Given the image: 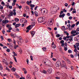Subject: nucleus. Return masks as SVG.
Returning <instances> with one entry per match:
<instances>
[{"mask_svg":"<svg viewBox=\"0 0 79 79\" xmlns=\"http://www.w3.org/2000/svg\"><path fill=\"white\" fill-rule=\"evenodd\" d=\"M52 47L53 48H56V45L55 44L52 45Z\"/></svg>","mask_w":79,"mask_h":79,"instance_id":"23","label":"nucleus"},{"mask_svg":"<svg viewBox=\"0 0 79 79\" xmlns=\"http://www.w3.org/2000/svg\"><path fill=\"white\" fill-rule=\"evenodd\" d=\"M62 64H64V65H66V62L64 61V60H62Z\"/></svg>","mask_w":79,"mask_h":79,"instance_id":"35","label":"nucleus"},{"mask_svg":"<svg viewBox=\"0 0 79 79\" xmlns=\"http://www.w3.org/2000/svg\"><path fill=\"white\" fill-rule=\"evenodd\" d=\"M68 53H72V51L71 50H70L69 49L68 50Z\"/></svg>","mask_w":79,"mask_h":79,"instance_id":"37","label":"nucleus"},{"mask_svg":"<svg viewBox=\"0 0 79 79\" xmlns=\"http://www.w3.org/2000/svg\"><path fill=\"white\" fill-rule=\"evenodd\" d=\"M64 13V12L63 11H61L60 12V15H59V18H61L62 17H63V18L64 17V16H65V14H63L62 15L61 14L62 13Z\"/></svg>","mask_w":79,"mask_h":79,"instance_id":"7","label":"nucleus"},{"mask_svg":"<svg viewBox=\"0 0 79 79\" xmlns=\"http://www.w3.org/2000/svg\"><path fill=\"white\" fill-rule=\"evenodd\" d=\"M27 5H29L30 4V3H29V1H27Z\"/></svg>","mask_w":79,"mask_h":79,"instance_id":"60","label":"nucleus"},{"mask_svg":"<svg viewBox=\"0 0 79 79\" xmlns=\"http://www.w3.org/2000/svg\"><path fill=\"white\" fill-rule=\"evenodd\" d=\"M72 18L73 17H72V16H70L69 18V19H72Z\"/></svg>","mask_w":79,"mask_h":79,"instance_id":"53","label":"nucleus"},{"mask_svg":"<svg viewBox=\"0 0 79 79\" xmlns=\"http://www.w3.org/2000/svg\"><path fill=\"white\" fill-rule=\"evenodd\" d=\"M64 43H62L61 44V46L62 47H64Z\"/></svg>","mask_w":79,"mask_h":79,"instance_id":"61","label":"nucleus"},{"mask_svg":"<svg viewBox=\"0 0 79 79\" xmlns=\"http://www.w3.org/2000/svg\"><path fill=\"white\" fill-rule=\"evenodd\" d=\"M76 46H77V47H78V46H79V43H77L76 44Z\"/></svg>","mask_w":79,"mask_h":79,"instance_id":"42","label":"nucleus"},{"mask_svg":"<svg viewBox=\"0 0 79 79\" xmlns=\"http://www.w3.org/2000/svg\"><path fill=\"white\" fill-rule=\"evenodd\" d=\"M20 26V23L19 24H16V25L15 26V28H17L18 27H19Z\"/></svg>","mask_w":79,"mask_h":79,"instance_id":"20","label":"nucleus"},{"mask_svg":"<svg viewBox=\"0 0 79 79\" xmlns=\"http://www.w3.org/2000/svg\"><path fill=\"white\" fill-rule=\"evenodd\" d=\"M1 39L2 40H4V38H3V37L2 36H1Z\"/></svg>","mask_w":79,"mask_h":79,"instance_id":"52","label":"nucleus"},{"mask_svg":"<svg viewBox=\"0 0 79 79\" xmlns=\"http://www.w3.org/2000/svg\"><path fill=\"white\" fill-rule=\"evenodd\" d=\"M64 43V40H62L60 41V44H63Z\"/></svg>","mask_w":79,"mask_h":79,"instance_id":"46","label":"nucleus"},{"mask_svg":"<svg viewBox=\"0 0 79 79\" xmlns=\"http://www.w3.org/2000/svg\"><path fill=\"white\" fill-rule=\"evenodd\" d=\"M19 19L16 18L15 19V22H18L19 21Z\"/></svg>","mask_w":79,"mask_h":79,"instance_id":"26","label":"nucleus"},{"mask_svg":"<svg viewBox=\"0 0 79 79\" xmlns=\"http://www.w3.org/2000/svg\"><path fill=\"white\" fill-rule=\"evenodd\" d=\"M10 35L11 37H13V36H14V35H14V34H13V33H11L10 34Z\"/></svg>","mask_w":79,"mask_h":79,"instance_id":"59","label":"nucleus"},{"mask_svg":"<svg viewBox=\"0 0 79 79\" xmlns=\"http://www.w3.org/2000/svg\"><path fill=\"white\" fill-rule=\"evenodd\" d=\"M11 70L12 71H13V72H15L16 71V69L14 67H13L11 69Z\"/></svg>","mask_w":79,"mask_h":79,"instance_id":"19","label":"nucleus"},{"mask_svg":"<svg viewBox=\"0 0 79 79\" xmlns=\"http://www.w3.org/2000/svg\"><path fill=\"white\" fill-rule=\"evenodd\" d=\"M67 16H70V14L69 13H68L67 14Z\"/></svg>","mask_w":79,"mask_h":79,"instance_id":"58","label":"nucleus"},{"mask_svg":"<svg viewBox=\"0 0 79 79\" xmlns=\"http://www.w3.org/2000/svg\"><path fill=\"white\" fill-rule=\"evenodd\" d=\"M63 58H64V60H65V61L67 60V59H67V58H66L65 57H63Z\"/></svg>","mask_w":79,"mask_h":79,"instance_id":"41","label":"nucleus"},{"mask_svg":"<svg viewBox=\"0 0 79 79\" xmlns=\"http://www.w3.org/2000/svg\"><path fill=\"white\" fill-rule=\"evenodd\" d=\"M31 25H29L28 27H27L26 28L27 29H28V30H30L31 29Z\"/></svg>","mask_w":79,"mask_h":79,"instance_id":"24","label":"nucleus"},{"mask_svg":"<svg viewBox=\"0 0 79 79\" xmlns=\"http://www.w3.org/2000/svg\"><path fill=\"white\" fill-rule=\"evenodd\" d=\"M58 8V7L57 6H54V7L53 8V10H54V11H55V10H56V12L57 11V10H58V9H57Z\"/></svg>","mask_w":79,"mask_h":79,"instance_id":"14","label":"nucleus"},{"mask_svg":"<svg viewBox=\"0 0 79 79\" xmlns=\"http://www.w3.org/2000/svg\"><path fill=\"white\" fill-rule=\"evenodd\" d=\"M67 62L69 64H71V62L70 60L68 59H67Z\"/></svg>","mask_w":79,"mask_h":79,"instance_id":"18","label":"nucleus"},{"mask_svg":"<svg viewBox=\"0 0 79 79\" xmlns=\"http://www.w3.org/2000/svg\"><path fill=\"white\" fill-rule=\"evenodd\" d=\"M30 57L31 58V61H32L33 60V57H32V56H31Z\"/></svg>","mask_w":79,"mask_h":79,"instance_id":"38","label":"nucleus"},{"mask_svg":"<svg viewBox=\"0 0 79 79\" xmlns=\"http://www.w3.org/2000/svg\"><path fill=\"white\" fill-rule=\"evenodd\" d=\"M75 24H72L71 26V27H74L75 26Z\"/></svg>","mask_w":79,"mask_h":79,"instance_id":"47","label":"nucleus"},{"mask_svg":"<svg viewBox=\"0 0 79 79\" xmlns=\"http://www.w3.org/2000/svg\"><path fill=\"white\" fill-rule=\"evenodd\" d=\"M13 15V13L12 12H10V13L9 14V16H11Z\"/></svg>","mask_w":79,"mask_h":79,"instance_id":"25","label":"nucleus"},{"mask_svg":"<svg viewBox=\"0 0 79 79\" xmlns=\"http://www.w3.org/2000/svg\"><path fill=\"white\" fill-rule=\"evenodd\" d=\"M42 50H43L44 52H45V51H46L47 49H46V48L44 47L42 48Z\"/></svg>","mask_w":79,"mask_h":79,"instance_id":"31","label":"nucleus"},{"mask_svg":"<svg viewBox=\"0 0 79 79\" xmlns=\"http://www.w3.org/2000/svg\"><path fill=\"white\" fill-rule=\"evenodd\" d=\"M47 24L48 26H52L53 24V22L52 19H49L48 22Z\"/></svg>","mask_w":79,"mask_h":79,"instance_id":"5","label":"nucleus"},{"mask_svg":"<svg viewBox=\"0 0 79 79\" xmlns=\"http://www.w3.org/2000/svg\"><path fill=\"white\" fill-rule=\"evenodd\" d=\"M16 77L17 78H19V75H18L16 76Z\"/></svg>","mask_w":79,"mask_h":79,"instance_id":"63","label":"nucleus"},{"mask_svg":"<svg viewBox=\"0 0 79 79\" xmlns=\"http://www.w3.org/2000/svg\"><path fill=\"white\" fill-rule=\"evenodd\" d=\"M47 71H45V70H43V73H44V74H46L47 73Z\"/></svg>","mask_w":79,"mask_h":79,"instance_id":"33","label":"nucleus"},{"mask_svg":"<svg viewBox=\"0 0 79 79\" xmlns=\"http://www.w3.org/2000/svg\"><path fill=\"white\" fill-rule=\"evenodd\" d=\"M61 64V62L60 60H58L56 62V67H60Z\"/></svg>","mask_w":79,"mask_h":79,"instance_id":"3","label":"nucleus"},{"mask_svg":"<svg viewBox=\"0 0 79 79\" xmlns=\"http://www.w3.org/2000/svg\"><path fill=\"white\" fill-rule=\"evenodd\" d=\"M2 5H3V6H5V3L3 1L1 2Z\"/></svg>","mask_w":79,"mask_h":79,"instance_id":"40","label":"nucleus"},{"mask_svg":"<svg viewBox=\"0 0 79 79\" xmlns=\"http://www.w3.org/2000/svg\"><path fill=\"white\" fill-rule=\"evenodd\" d=\"M20 54H22V53L23 52V51H22V49H20Z\"/></svg>","mask_w":79,"mask_h":79,"instance_id":"55","label":"nucleus"},{"mask_svg":"<svg viewBox=\"0 0 79 79\" xmlns=\"http://www.w3.org/2000/svg\"><path fill=\"white\" fill-rule=\"evenodd\" d=\"M9 22V21H8V20H3L2 21V23H3L4 24H5V23H8Z\"/></svg>","mask_w":79,"mask_h":79,"instance_id":"16","label":"nucleus"},{"mask_svg":"<svg viewBox=\"0 0 79 79\" xmlns=\"http://www.w3.org/2000/svg\"><path fill=\"white\" fill-rule=\"evenodd\" d=\"M53 53L52 52H51V58H53Z\"/></svg>","mask_w":79,"mask_h":79,"instance_id":"49","label":"nucleus"},{"mask_svg":"<svg viewBox=\"0 0 79 79\" xmlns=\"http://www.w3.org/2000/svg\"><path fill=\"white\" fill-rule=\"evenodd\" d=\"M30 6L32 8H34V7H35V5H32V4H30Z\"/></svg>","mask_w":79,"mask_h":79,"instance_id":"28","label":"nucleus"},{"mask_svg":"<svg viewBox=\"0 0 79 79\" xmlns=\"http://www.w3.org/2000/svg\"><path fill=\"white\" fill-rule=\"evenodd\" d=\"M66 36H64L63 37V39L64 40H66Z\"/></svg>","mask_w":79,"mask_h":79,"instance_id":"36","label":"nucleus"},{"mask_svg":"<svg viewBox=\"0 0 79 79\" xmlns=\"http://www.w3.org/2000/svg\"><path fill=\"white\" fill-rule=\"evenodd\" d=\"M20 21L21 23H27V20H26V19H21Z\"/></svg>","mask_w":79,"mask_h":79,"instance_id":"6","label":"nucleus"},{"mask_svg":"<svg viewBox=\"0 0 79 79\" xmlns=\"http://www.w3.org/2000/svg\"><path fill=\"white\" fill-rule=\"evenodd\" d=\"M31 35L32 37H33L34 35V34H35V32L33 31H31Z\"/></svg>","mask_w":79,"mask_h":79,"instance_id":"12","label":"nucleus"},{"mask_svg":"<svg viewBox=\"0 0 79 79\" xmlns=\"http://www.w3.org/2000/svg\"><path fill=\"white\" fill-rule=\"evenodd\" d=\"M13 53L14 54V55H12V56L14 57V59L15 61L17 63V60H16V58L15 57V56H17V54L15 53V52H13Z\"/></svg>","mask_w":79,"mask_h":79,"instance_id":"4","label":"nucleus"},{"mask_svg":"<svg viewBox=\"0 0 79 79\" xmlns=\"http://www.w3.org/2000/svg\"><path fill=\"white\" fill-rule=\"evenodd\" d=\"M48 71L49 74H51L52 72V68H49L48 70Z\"/></svg>","mask_w":79,"mask_h":79,"instance_id":"10","label":"nucleus"},{"mask_svg":"<svg viewBox=\"0 0 79 79\" xmlns=\"http://www.w3.org/2000/svg\"><path fill=\"white\" fill-rule=\"evenodd\" d=\"M57 73V74H59V75H61L60 76H62L61 77H64V75H63V74H61V73H60V72H56Z\"/></svg>","mask_w":79,"mask_h":79,"instance_id":"15","label":"nucleus"},{"mask_svg":"<svg viewBox=\"0 0 79 79\" xmlns=\"http://www.w3.org/2000/svg\"><path fill=\"white\" fill-rule=\"evenodd\" d=\"M27 62V64H29V60L28 59H27V60H26Z\"/></svg>","mask_w":79,"mask_h":79,"instance_id":"45","label":"nucleus"},{"mask_svg":"<svg viewBox=\"0 0 79 79\" xmlns=\"http://www.w3.org/2000/svg\"><path fill=\"white\" fill-rule=\"evenodd\" d=\"M77 51V48H76L74 50V52H76V53H77V52H76Z\"/></svg>","mask_w":79,"mask_h":79,"instance_id":"62","label":"nucleus"},{"mask_svg":"<svg viewBox=\"0 0 79 79\" xmlns=\"http://www.w3.org/2000/svg\"><path fill=\"white\" fill-rule=\"evenodd\" d=\"M27 79H31V77H30V76L29 75H27Z\"/></svg>","mask_w":79,"mask_h":79,"instance_id":"27","label":"nucleus"},{"mask_svg":"<svg viewBox=\"0 0 79 79\" xmlns=\"http://www.w3.org/2000/svg\"><path fill=\"white\" fill-rule=\"evenodd\" d=\"M79 24V21H78L76 23V26H77V25H78V24Z\"/></svg>","mask_w":79,"mask_h":79,"instance_id":"43","label":"nucleus"},{"mask_svg":"<svg viewBox=\"0 0 79 79\" xmlns=\"http://www.w3.org/2000/svg\"><path fill=\"white\" fill-rule=\"evenodd\" d=\"M61 68H65L66 69H67V67H66V64H65V65H64V64H62L61 66Z\"/></svg>","mask_w":79,"mask_h":79,"instance_id":"11","label":"nucleus"},{"mask_svg":"<svg viewBox=\"0 0 79 79\" xmlns=\"http://www.w3.org/2000/svg\"><path fill=\"white\" fill-rule=\"evenodd\" d=\"M35 23H31V25L32 26H35Z\"/></svg>","mask_w":79,"mask_h":79,"instance_id":"34","label":"nucleus"},{"mask_svg":"<svg viewBox=\"0 0 79 79\" xmlns=\"http://www.w3.org/2000/svg\"><path fill=\"white\" fill-rule=\"evenodd\" d=\"M20 43L21 44H23V39L22 38H20Z\"/></svg>","mask_w":79,"mask_h":79,"instance_id":"22","label":"nucleus"},{"mask_svg":"<svg viewBox=\"0 0 79 79\" xmlns=\"http://www.w3.org/2000/svg\"><path fill=\"white\" fill-rule=\"evenodd\" d=\"M51 13L52 14L56 13V10H53L52 11Z\"/></svg>","mask_w":79,"mask_h":79,"instance_id":"21","label":"nucleus"},{"mask_svg":"<svg viewBox=\"0 0 79 79\" xmlns=\"http://www.w3.org/2000/svg\"><path fill=\"white\" fill-rule=\"evenodd\" d=\"M63 10L64 12V13H66V12H67V10H65V9H64Z\"/></svg>","mask_w":79,"mask_h":79,"instance_id":"48","label":"nucleus"},{"mask_svg":"<svg viewBox=\"0 0 79 79\" xmlns=\"http://www.w3.org/2000/svg\"><path fill=\"white\" fill-rule=\"evenodd\" d=\"M34 13L35 15V16H36V17H37V16H38L39 15H38V13H37V11H35L34 12Z\"/></svg>","mask_w":79,"mask_h":79,"instance_id":"17","label":"nucleus"},{"mask_svg":"<svg viewBox=\"0 0 79 79\" xmlns=\"http://www.w3.org/2000/svg\"><path fill=\"white\" fill-rule=\"evenodd\" d=\"M7 40L8 42H11V39H7Z\"/></svg>","mask_w":79,"mask_h":79,"instance_id":"57","label":"nucleus"},{"mask_svg":"<svg viewBox=\"0 0 79 79\" xmlns=\"http://www.w3.org/2000/svg\"><path fill=\"white\" fill-rule=\"evenodd\" d=\"M45 19V17H40L38 19V23H42Z\"/></svg>","mask_w":79,"mask_h":79,"instance_id":"2","label":"nucleus"},{"mask_svg":"<svg viewBox=\"0 0 79 79\" xmlns=\"http://www.w3.org/2000/svg\"><path fill=\"white\" fill-rule=\"evenodd\" d=\"M76 31L77 32H79V28H77Z\"/></svg>","mask_w":79,"mask_h":79,"instance_id":"56","label":"nucleus"},{"mask_svg":"<svg viewBox=\"0 0 79 79\" xmlns=\"http://www.w3.org/2000/svg\"><path fill=\"white\" fill-rule=\"evenodd\" d=\"M76 32L77 31L76 30H74V31L73 30L71 31V34H75V33H76L75 34V35H78V34H79V32Z\"/></svg>","mask_w":79,"mask_h":79,"instance_id":"8","label":"nucleus"},{"mask_svg":"<svg viewBox=\"0 0 79 79\" xmlns=\"http://www.w3.org/2000/svg\"><path fill=\"white\" fill-rule=\"evenodd\" d=\"M13 8V6H9V9H12V8Z\"/></svg>","mask_w":79,"mask_h":79,"instance_id":"54","label":"nucleus"},{"mask_svg":"<svg viewBox=\"0 0 79 79\" xmlns=\"http://www.w3.org/2000/svg\"><path fill=\"white\" fill-rule=\"evenodd\" d=\"M6 27H7L8 28H9L10 27V25L7 24L6 25Z\"/></svg>","mask_w":79,"mask_h":79,"instance_id":"50","label":"nucleus"},{"mask_svg":"<svg viewBox=\"0 0 79 79\" xmlns=\"http://www.w3.org/2000/svg\"><path fill=\"white\" fill-rule=\"evenodd\" d=\"M6 51L7 52H10V50L9 49H6Z\"/></svg>","mask_w":79,"mask_h":79,"instance_id":"44","label":"nucleus"},{"mask_svg":"<svg viewBox=\"0 0 79 79\" xmlns=\"http://www.w3.org/2000/svg\"><path fill=\"white\" fill-rule=\"evenodd\" d=\"M25 7H26V10L27 11H29V7L28 6H26Z\"/></svg>","mask_w":79,"mask_h":79,"instance_id":"30","label":"nucleus"},{"mask_svg":"<svg viewBox=\"0 0 79 79\" xmlns=\"http://www.w3.org/2000/svg\"><path fill=\"white\" fill-rule=\"evenodd\" d=\"M15 3L13 2L12 3V6H15Z\"/></svg>","mask_w":79,"mask_h":79,"instance_id":"64","label":"nucleus"},{"mask_svg":"<svg viewBox=\"0 0 79 79\" xmlns=\"http://www.w3.org/2000/svg\"><path fill=\"white\" fill-rule=\"evenodd\" d=\"M34 69L35 71H36V72H37V71H38V68H37V67H36V66L34 65Z\"/></svg>","mask_w":79,"mask_h":79,"instance_id":"13","label":"nucleus"},{"mask_svg":"<svg viewBox=\"0 0 79 79\" xmlns=\"http://www.w3.org/2000/svg\"><path fill=\"white\" fill-rule=\"evenodd\" d=\"M56 37H60V35L59 34H57L56 35Z\"/></svg>","mask_w":79,"mask_h":79,"instance_id":"39","label":"nucleus"},{"mask_svg":"<svg viewBox=\"0 0 79 79\" xmlns=\"http://www.w3.org/2000/svg\"><path fill=\"white\" fill-rule=\"evenodd\" d=\"M3 67L2 66V64H0V70H2L3 69Z\"/></svg>","mask_w":79,"mask_h":79,"instance_id":"29","label":"nucleus"},{"mask_svg":"<svg viewBox=\"0 0 79 79\" xmlns=\"http://www.w3.org/2000/svg\"><path fill=\"white\" fill-rule=\"evenodd\" d=\"M45 61L44 62V64L49 66H53V64L52 63V62L50 61L49 60H48L47 58L44 59Z\"/></svg>","mask_w":79,"mask_h":79,"instance_id":"1","label":"nucleus"},{"mask_svg":"<svg viewBox=\"0 0 79 79\" xmlns=\"http://www.w3.org/2000/svg\"><path fill=\"white\" fill-rule=\"evenodd\" d=\"M41 13H43V14H44L45 13V12L47 11V10L44 8L41 9Z\"/></svg>","mask_w":79,"mask_h":79,"instance_id":"9","label":"nucleus"},{"mask_svg":"<svg viewBox=\"0 0 79 79\" xmlns=\"http://www.w3.org/2000/svg\"><path fill=\"white\" fill-rule=\"evenodd\" d=\"M62 30H64L65 29V27L64 26H63L62 27V28H61Z\"/></svg>","mask_w":79,"mask_h":79,"instance_id":"32","label":"nucleus"},{"mask_svg":"<svg viewBox=\"0 0 79 79\" xmlns=\"http://www.w3.org/2000/svg\"><path fill=\"white\" fill-rule=\"evenodd\" d=\"M64 5L65 6H68V4L67 3H65L64 4Z\"/></svg>","mask_w":79,"mask_h":79,"instance_id":"51","label":"nucleus"}]
</instances>
